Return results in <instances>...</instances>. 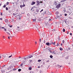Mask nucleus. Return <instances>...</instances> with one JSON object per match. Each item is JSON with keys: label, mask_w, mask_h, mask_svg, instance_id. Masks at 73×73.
I'll list each match as a JSON object with an SVG mask.
<instances>
[{"label": "nucleus", "mask_w": 73, "mask_h": 73, "mask_svg": "<svg viewBox=\"0 0 73 73\" xmlns=\"http://www.w3.org/2000/svg\"><path fill=\"white\" fill-rule=\"evenodd\" d=\"M11 32V29H7V31L6 33H7L8 35H10V33Z\"/></svg>", "instance_id": "nucleus-1"}, {"label": "nucleus", "mask_w": 73, "mask_h": 73, "mask_svg": "<svg viewBox=\"0 0 73 73\" xmlns=\"http://www.w3.org/2000/svg\"><path fill=\"white\" fill-rule=\"evenodd\" d=\"M40 36L41 37H44L45 36V33L43 32V33L42 32H40Z\"/></svg>", "instance_id": "nucleus-2"}, {"label": "nucleus", "mask_w": 73, "mask_h": 73, "mask_svg": "<svg viewBox=\"0 0 73 73\" xmlns=\"http://www.w3.org/2000/svg\"><path fill=\"white\" fill-rule=\"evenodd\" d=\"M17 29L19 31H21L22 29H23V27H21L20 26H18L17 27Z\"/></svg>", "instance_id": "nucleus-3"}, {"label": "nucleus", "mask_w": 73, "mask_h": 73, "mask_svg": "<svg viewBox=\"0 0 73 73\" xmlns=\"http://www.w3.org/2000/svg\"><path fill=\"white\" fill-rule=\"evenodd\" d=\"M29 57H27L25 58H22V59H23L24 61H25L27 60H28V59Z\"/></svg>", "instance_id": "nucleus-4"}, {"label": "nucleus", "mask_w": 73, "mask_h": 73, "mask_svg": "<svg viewBox=\"0 0 73 73\" xmlns=\"http://www.w3.org/2000/svg\"><path fill=\"white\" fill-rule=\"evenodd\" d=\"M60 6H61L60 4H58L56 6L57 8H60Z\"/></svg>", "instance_id": "nucleus-5"}, {"label": "nucleus", "mask_w": 73, "mask_h": 73, "mask_svg": "<svg viewBox=\"0 0 73 73\" xmlns=\"http://www.w3.org/2000/svg\"><path fill=\"white\" fill-rule=\"evenodd\" d=\"M13 68V66H11L9 67V68H8V70H9V69H12V68Z\"/></svg>", "instance_id": "nucleus-6"}, {"label": "nucleus", "mask_w": 73, "mask_h": 73, "mask_svg": "<svg viewBox=\"0 0 73 73\" xmlns=\"http://www.w3.org/2000/svg\"><path fill=\"white\" fill-rule=\"evenodd\" d=\"M36 4V2H35L33 1L31 3V5H34V4Z\"/></svg>", "instance_id": "nucleus-7"}, {"label": "nucleus", "mask_w": 73, "mask_h": 73, "mask_svg": "<svg viewBox=\"0 0 73 73\" xmlns=\"http://www.w3.org/2000/svg\"><path fill=\"white\" fill-rule=\"evenodd\" d=\"M3 56L4 58H5L7 57H8V55L7 54H5L3 55Z\"/></svg>", "instance_id": "nucleus-8"}, {"label": "nucleus", "mask_w": 73, "mask_h": 73, "mask_svg": "<svg viewBox=\"0 0 73 73\" xmlns=\"http://www.w3.org/2000/svg\"><path fill=\"white\" fill-rule=\"evenodd\" d=\"M27 57H29L28 58H32V57H33V56H32V55H31Z\"/></svg>", "instance_id": "nucleus-9"}, {"label": "nucleus", "mask_w": 73, "mask_h": 73, "mask_svg": "<svg viewBox=\"0 0 73 73\" xmlns=\"http://www.w3.org/2000/svg\"><path fill=\"white\" fill-rule=\"evenodd\" d=\"M36 2L37 3V5H38L39 4H40V1H36Z\"/></svg>", "instance_id": "nucleus-10"}, {"label": "nucleus", "mask_w": 73, "mask_h": 73, "mask_svg": "<svg viewBox=\"0 0 73 73\" xmlns=\"http://www.w3.org/2000/svg\"><path fill=\"white\" fill-rule=\"evenodd\" d=\"M5 23H8V19H5Z\"/></svg>", "instance_id": "nucleus-11"}, {"label": "nucleus", "mask_w": 73, "mask_h": 73, "mask_svg": "<svg viewBox=\"0 0 73 73\" xmlns=\"http://www.w3.org/2000/svg\"><path fill=\"white\" fill-rule=\"evenodd\" d=\"M46 45H48L49 46V44H50V43L49 42H47L46 44Z\"/></svg>", "instance_id": "nucleus-12"}, {"label": "nucleus", "mask_w": 73, "mask_h": 73, "mask_svg": "<svg viewBox=\"0 0 73 73\" xmlns=\"http://www.w3.org/2000/svg\"><path fill=\"white\" fill-rule=\"evenodd\" d=\"M52 53H54V54H57V52H56L54 51H53V52H52Z\"/></svg>", "instance_id": "nucleus-13"}, {"label": "nucleus", "mask_w": 73, "mask_h": 73, "mask_svg": "<svg viewBox=\"0 0 73 73\" xmlns=\"http://www.w3.org/2000/svg\"><path fill=\"white\" fill-rule=\"evenodd\" d=\"M58 68H60H60H61V66H62V65H61V66H60V65L58 64Z\"/></svg>", "instance_id": "nucleus-14"}, {"label": "nucleus", "mask_w": 73, "mask_h": 73, "mask_svg": "<svg viewBox=\"0 0 73 73\" xmlns=\"http://www.w3.org/2000/svg\"><path fill=\"white\" fill-rule=\"evenodd\" d=\"M29 70H32V67H29Z\"/></svg>", "instance_id": "nucleus-15"}, {"label": "nucleus", "mask_w": 73, "mask_h": 73, "mask_svg": "<svg viewBox=\"0 0 73 73\" xmlns=\"http://www.w3.org/2000/svg\"><path fill=\"white\" fill-rule=\"evenodd\" d=\"M36 12H38L39 11V10H38V9H36Z\"/></svg>", "instance_id": "nucleus-16"}, {"label": "nucleus", "mask_w": 73, "mask_h": 73, "mask_svg": "<svg viewBox=\"0 0 73 73\" xmlns=\"http://www.w3.org/2000/svg\"><path fill=\"white\" fill-rule=\"evenodd\" d=\"M16 70V68H14V69H13L12 70V71H15V70Z\"/></svg>", "instance_id": "nucleus-17"}, {"label": "nucleus", "mask_w": 73, "mask_h": 73, "mask_svg": "<svg viewBox=\"0 0 73 73\" xmlns=\"http://www.w3.org/2000/svg\"><path fill=\"white\" fill-rule=\"evenodd\" d=\"M32 60H29V62L31 63V62H32Z\"/></svg>", "instance_id": "nucleus-18"}, {"label": "nucleus", "mask_w": 73, "mask_h": 73, "mask_svg": "<svg viewBox=\"0 0 73 73\" xmlns=\"http://www.w3.org/2000/svg\"><path fill=\"white\" fill-rule=\"evenodd\" d=\"M11 21L13 23V22H14V19H12L11 20Z\"/></svg>", "instance_id": "nucleus-19"}, {"label": "nucleus", "mask_w": 73, "mask_h": 73, "mask_svg": "<svg viewBox=\"0 0 73 73\" xmlns=\"http://www.w3.org/2000/svg\"><path fill=\"white\" fill-rule=\"evenodd\" d=\"M21 71V69H18V72H20Z\"/></svg>", "instance_id": "nucleus-20"}, {"label": "nucleus", "mask_w": 73, "mask_h": 73, "mask_svg": "<svg viewBox=\"0 0 73 73\" xmlns=\"http://www.w3.org/2000/svg\"><path fill=\"white\" fill-rule=\"evenodd\" d=\"M63 31L64 32H65V29H63Z\"/></svg>", "instance_id": "nucleus-21"}, {"label": "nucleus", "mask_w": 73, "mask_h": 73, "mask_svg": "<svg viewBox=\"0 0 73 73\" xmlns=\"http://www.w3.org/2000/svg\"><path fill=\"white\" fill-rule=\"evenodd\" d=\"M5 29H5H5V31H6V32H7V29Z\"/></svg>", "instance_id": "nucleus-22"}, {"label": "nucleus", "mask_w": 73, "mask_h": 73, "mask_svg": "<svg viewBox=\"0 0 73 73\" xmlns=\"http://www.w3.org/2000/svg\"><path fill=\"white\" fill-rule=\"evenodd\" d=\"M50 58H53V56H52V55H51L50 56Z\"/></svg>", "instance_id": "nucleus-23"}, {"label": "nucleus", "mask_w": 73, "mask_h": 73, "mask_svg": "<svg viewBox=\"0 0 73 73\" xmlns=\"http://www.w3.org/2000/svg\"><path fill=\"white\" fill-rule=\"evenodd\" d=\"M41 61V60L39 59L38 60V62H40V61Z\"/></svg>", "instance_id": "nucleus-24"}, {"label": "nucleus", "mask_w": 73, "mask_h": 73, "mask_svg": "<svg viewBox=\"0 0 73 73\" xmlns=\"http://www.w3.org/2000/svg\"><path fill=\"white\" fill-rule=\"evenodd\" d=\"M12 55H11V56H9L8 58H10L11 57H12Z\"/></svg>", "instance_id": "nucleus-25"}, {"label": "nucleus", "mask_w": 73, "mask_h": 73, "mask_svg": "<svg viewBox=\"0 0 73 73\" xmlns=\"http://www.w3.org/2000/svg\"><path fill=\"white\" fill-rule=\"evenodd\" d=\"M65 0H62L61 1V2H64V1H65Z\"/></svg>", "instance_id": "nucleus-26"}, {"label": "nucleus", "mask_w": 73, "mask_h": 73, "mask_svg": "<svg viewBox=\"0 0 73 73\" xmlns=\"http://www.w3.org/2000/svg\"><path fill=\"white\" fill-rule=\"evenodd\" d=\"M23 7H24L25 6V4H24L23 5Z\"/></svg>", "instance_id": "nucleus-27"}, {"label": "nucleus", "mask_w": 73, "mask_h": 73, "mask_svg": "<svg viewBox=\"0 0 73 73\" xmlns=\"http://www.w3.org/2000/svg\"><path fill=\"white\" fill-rule=\"evenodd\" d=\"M64 42H65V40H62V43H63V44H64Z\"/></svg>", "instance_id": "nucleus-28"}, {"label": "nucleus", "mask_w": 73, "mask_h": 73, "mask_svg": "<svg viewBox=\"0 0 73 73\" xmlns=\"http://www.w3.org/2000/svg\"><path fill=\"white\" fill-rule=\"evenodd\" d=\"M56 15L57 14H58V12H56Z\"/></svg>", "instance_id": "nucleus-29"}, {"label": "nucleus", "mask_w": 73, "mask_h": 73, "mask_svg": "<svg viewBox=\"0 0 73 73\" xmlns=\"http://www.w3.org/2000/svg\"><path fill=\"white\" fill-rule=\"evenodd\" d=\"M53 44V42L52 41L51 42L50 44V45H51V44Z\"/></svg>", "instance_id": "nucleus-30"}, {"label": "nucleus", "mask_w": 73, "mask_h": 73, "mask_svg": "<svg viewBox=\"0 0 73 73\" xmlns=\"http://www.w3.org/2000/svg\"><path fill=\"white\" fill-rule=\"evenodd\" d=\"M60 50H62V48H60Z\"/></svg>", "instance_id": "nucleus-31"}, {"label": "nucleus", "mask_w": 73, "mask_h": 73, "mask_svg": "<svg viewBox=\"0 0 73 73\" xmlns=\"http://www.w3.org/2000/svg\"><path fill=\"white\" fill-rule=\"evenodd\" d=\"M17 14H15V13H13V16H15V15H17Z\"/></svg>", "instance_id": "nucleus-32"}, {"label": "nucleus", "mask_w": 73, "mask_h": 73, "mask_svg": "<svg viewBox=\"0 0 73 73\" xmlns=\"http://www.w3.org/2000/svg\"><path fill=\"white\" fill-rule=\"evenodd\" d=\"M20 7L21 8H23V5H21Z\"/></svg>", "instance_id": "nucleus-33"}, {"label": "nucleus", "mask_w": 73, "mask_h": 73, "mask_svg": "<svg viewBox=\"0 0 73 73\" xmlns=\"http://www.w3.org/2000/svg\"><path fill=\"white\" fill-rule=\"evenodd\" d=\"M6 9L7 11H8V8L7 7H6Z\"/></svg>", "instance_id": "nucleus-34"}, {"label": "nucleus", "mask_w": 73, "mask_h": 73, "mask_svg": "<svg viewBox=\"0 0 73 73\" xmlns=\"http://www.w3.org/2000/svg\"><path fill=\"white\" fill-rule=\"evenodd\" d=\"M9 4V2H7V5H8V4Z\"/></svg>", "instance_id": "nucleus-35"}, {"label": "nucleus", "mask_w": 73, "mask_h": 73, "mask_svg": "<svg viewBox=\"0 0 73 73\" xmlns=\"http://www.w3.org/2000/svg\"><path fill=\"white\" fill-rule=\"evenodd\" d=\"M55 43H56V42H55L54 43H52V44L53 45H55Z\"/></svg>", "instance_id": "nucleus-36"}, {"label": "nucleus", "mask_w": 73, "mask_h": 73, "mask_svg": "<svg viewBox=\"0 0 73 73\" xmlns=\"http://www.w3.org/2000/svg\"><path fill=\"white\" fill-rule=\"evenodd\" d=\"M4 27H1V28H2V29H5V28H4Z\"/></svg>", "instance_id": "nucleus-37"}, {"label": "nucleus", "mask_w": 73, "mask_h": 73, "mask_svg": "<svg viewBox=\"0 0 73 73\" xmlns=\"http://www.w3.org/2000/svg\"><path fill=\"white\" fill-rule=\"evenodd\" d=\"M6 7V6L5 5H4L3 6V8H5Z\"/></svg>", "instance_id": "nucleus-38"}, {"label": "nucleus", "mask_w": 73, "mask_h": 73, "mask_svg": "<svg viewBox=\"0 0 73 73\" xmlns=\"http://www.w3.org/2000/svg\"><path fill=\"white\" fill-rule=\"evenodd\" d=\"M40 73H42V72H42V71H40Z\"/></svg>", "instance_id": "nucleus-39"}, {"label": "nucleus", "mask_w": 73, "mask_h": 73, "mask_svg": "<svg viewBox=\"0 0 73 73\" xmlns=\"http://www.w3.org/2000/svg\"><path fill=\"white\" fill-rule=\"evenodd\" d=\"M35 21H36V19H34V20H33V21L34 22H35Z\"/></svg>", "instance_id": "nucleus-40"}, {"label": "nucleus", "mask_w": 73, "mask_h": 73, "mask_svg": "<svg viewBox=\"0 0 73 73\" xmlns=\"http://www.w3.org/2000/svg\"><path fill=\"white\" fill-rule=\"evenodd\" d=\"M44 14H46V11H45L44 12Z\"/></svg>", "instance_id": "nucleus-41"}, {"label": "nucleus", "mask_w": 73, "mask_h": 73, "mask_svg": "<svg viewBox=\"0 0 73 73\" xmlns=\"http://www.w3.org/2000/svg\"><path fill=\"white\" fill-rule=\"evenodd\" d=\"M52 21V20L50 19H49V21Z\"/></svg>", "instance_id": "nucleus-42"}, {"label": "nucleus", "mask_w": 73, "mask_h": 73, "mask_svg": "<svg viewBox=\"0 0 73 73\" xmlns=\"http://www.w3.org/2000/svg\"><path fill=\"white\" fill-rule=\"evenodd\" d=\"M1 25L0 26V28L1 29Z\"/></svg>", "instance_id": "nucleus-43"}, {"label": "nucleus", "mask_w": 73, "mask_h": 73, "mask_svg": "<svg viewBox=\"0 0 73 73\" xmlns=\"http://www.w3.org/2000/svg\"><path fill=\"white\" fill-rule=\"evenodd\" d=\"M68 50H70V48H68Z\"/></svg>", "instance_id": "nucleus-44"}, {"label": "nucleus", "mask_w": 73, "mask_h": 73, "mask_svg": "<svg viewBox=\"0 0 73 73\" xmlns=\"http://www.w3.org/2000/svg\"><path fill=\"white\" fill-rule=\"evenodd\" d=\"M41 38L40 39V42H41Z\"/></svg>", "instance_id": "nucleus-45"}, {"label": "nucleus", "mask_w": 73, "mask_h": 73, "mask_svg": "<svg viewBox=\"0 0 73 73\" xmlns=\"http://www.w3.org/2000/svg\"><path fill=\"white\" fill-rule=\"evenodd\" d=\"M65 16H67V14H65Z\"/></svg>", "instance_id": "nucleus-46"}, {"label": "nucleus", "mask_w": 73, "mask_h": 73, "mask_svg": "<svg viewBox=\"0 0 73 73\" xmlns=\"http://www.w3.org/2000/svg\"><path fill=\"white\" fill-rule=\"evenodd\" d=\"M0 19L1 20H3V18H1Z\"/></svg>", "instance_id": "nucleus-47"}, {"label": "nucleus", "mask_w": 73, "mask_h": 73, "mask_svg": "<svg viewBox=\"0 0 73 73\" xmlns=\"http://www.w3.org/2000/svg\"><path fill=\"white\" fill-rule=\"evenodd\" d=\"M38 68H40V66H38Z\"/></svg>", "instance_id": "nucleus-48"}, {"label": "nucleus", "mask_w": 73, "mask_h": 73, "mask_svg": "<svg viewBox=\"0 0 73 73\" xmlns=\"http://www.w3.org/2000/svg\"><path fill=\"white\" fill-rule=\"evenodd\" d=\"M23 64H21V66H23Z\"/></svg>", "instance_id": "nucleus-49"}, {"label": "nucleus", "mask_w": 73, "mask_h": 73, "mask_svg": "<svg viewBox=\"0 0 73 73\" xmlns=\"http://www.w3.org/2000/svg\"><path fill=\"white\" fill-rule=\"evenodd\" d=\"M33 9V7H32V8L31 9V11H32V9Z\"/></svg>", "instance_id": "nucleus-50"}, {"label": "nucleus", "mask_w": 73, "mask_h": 73, "mask_svg": "<svg viewBox=\"0 0 73 73\" xmlns=\"http://www.w3.org/2000/svg\"><path fill=\"white\" fill-rule=\"evenodd\" d=\"M56 16H57V17H59V16H58V15H57Z\"/></svg>", "instance_id": "nucleus-51"}, {"label": "nucleus", "mask_w": 73, "mask_h": 73, "mask_svg": "<svg viewBox=\"0 0 73 73\" xmlns=\"http://www.w3.org/2000/svg\"><path fill=\"white\" fill-rule=\"evenodd\" d=\"M58 45H59V44H58L57 43V46H58Z\"/></svg>", "instance_id": "nucleus-52"}, {"label": "nucleus", "mask_w": 73, "mask_h": 73, "mask_svg": "<svg viewBox=\"0 0 73 73\" xmlns=\"http://www.w3.org/2000/svg\"><path fill=\"white\" fill-rule=\"evenodd\" d=\"M49 50V52L51 53V51H50V50Z\"/></svg>", "instance_id": "nucleus-53"}, {"label": "nucleus", "mask_w": 73, "mask_h": 73, "mask_svg": "<svg viewBox=\"0 0 73 73\" xmlns=\"http://www.w3.org/2000/svg\"><path fill=\"white\" fill-rule=\"evenodd\" d=\"M35 44H37V42L36 41L35 42Z\"/></svg>", "instance_id": "nucleus-54"}, {"label": "nucleus", "mask_w": 73, "mask_h": 73, "mask_svg": "<svg viewBox=\"0 0 73 73\" xmlns=\"http://www.w3.org/2000/svg\"><path fill=\"white\" fill-rule=\"evenodd\" d=\"M43 10H43V9H42L41 10V11L42 12V11H43Z\"/></svg>", "instance_id": "nucleus-55"}, {"label": "nucleus", "mask_w": 73, "mask_h": 73, "mask_svg": "<svg viewBox=\"0 0 73 73\" xmlns=\"http://www.w3.org/2000/svg\"><path fill=\"white\" fill-rule=\"evenodd\" d=\"M70 35H71V36H72V33H71L70 34Z\"/></svg>", "instance_id": "nucleus-56"}, {"label": "nucleus", "mask_w": 73, "mask_h": 73, "mask_svg": "<svg viewBox=\"0 0 73 73\" xmlns=\"http://www.w3.org/2000/svg\"><path fill=\"white\" fill-rule=\"evenodd\" d=\"M42 3V1H40V2H39V3Z\"/></svg>", "instance_id": "nucleus-57"}, {"label": "nucleus", "mask_w": 73, "mask_h": 73, "mask_svg": "<svg viewBox=\"0 0 73 73\" xmlns=\"http://www.w3.org/2000/svg\"><path fill=\"white\" fill-rule=\"evenodd\" d=\"M49 60H47V61H46V62H49Z\"/></svg>", "instance_id": "nucleus-58"}, {"label": "nucleus", "mask_w": 73, "mask_h": 73, "mask_svg": "<svg viewBox=\"0 0 73 73\" xmlns=\"http://www.w3.org/2000/svg\"><path fill=\"white\" fill-rule=\"evenodd\" d=\"M8 39H9L10 38V37H8Z\"/></svg>", "instance_id": "nucleus-59"}, {"label": "nucleus", "mask_w": 73, "mask_h": 73, "mask_svg": "<svg viewBox=\"0 0 73 73\" xmlns=\"http://www.w3.org/2000/svg\"><path fill=\"white\" fill-rule=\"evenodd\" d=\"M64 22L65 23H66V21H64Z\"/></svg>", "instance_id": "nucleus-60"}, {"label": "nucleus", "mask_w": 73, "mask_h": 73, "mask_svg": "<svg viewBox=\"0 0 73 73\" xmlns=\"http://www.w3.org/2000/svg\"><path fill=\"white\" fill-rule=\"evenodd\" d=\"M60 16H62V14H60Z\"/></svg>", "instance_id": "nucleus-61"}, {"label": "nucleus", "mask_w": 73, "mask_h": 73, "mask_svg": "<svg viewBox=\"0 0 73 73\" xmlns=\"http://www.w3.org/2000/svg\"><path fill=\"white\" fill-rule=\"evenodd\" d=\"M10 28H11V27H12V26H10Z\"/></svg>", "instance_id": "nucleus-62"}, {"label": "nucleus", "mask_w": 73, "mask_h": 73, "mask_svg": "<svg viewBox=\"0 0 73 73\" xmlns=\"http://www.w3.org/2000/svg\"><path fill=\"white\" fill-rule=\"evenodd\" d=\"M1 15H3V14H2V13H1Z\"/></svg>", "instance_id": "nucleus-63"}, {"label": "nucleus", "mask_w": 73, "mask_h": 73, "mask_svg": "<svg viewBox=\"0 0 73 73\" xmlns=\"http://www.w3.org/2000/svg\"><path fill=\"white\" fill-rule=\"evenodd\" d=\"M67 34L69 33V32L68 31H67Z\"/></svg>", "instance_id": "nucleus-64"}]
</instances>
